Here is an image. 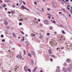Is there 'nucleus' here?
<instances>
[{
    "instance_id": "f257e3e1",
    "label": "nucleus",
    "mask_w": 72,
    "mask_h": 72,
    "mask_svg": "<svg viewBox=\"0 0 72 72\" xmlns=\"http://www.w3.org/2000/svg\"><path fill=\"white\" fill-rule=\"evenodd\" d=\"M44 23L46 24H49V21L47 20H46L44 21Z\"/></svg>"
},
{
    "instance_id": "f03ea898",
    "label": "nucleus",
    "mask_w": 72,
    "mask_h": 72,
    "mask_svg": "<svg viewBox=\"0 0 72 72\" xmlns=\"http://www.w3.org/2000/svg\"><path fill=\"white\" fill-rule=\"evenodd\" d=\"M21 55H19L17 56V58H19V59H21V58L22 57H21Z\"/></svg>"
},
{
    "instance_id": "7ed1b4c3",
    "label": "nucleus",
    "mask_w": 72,
    "mask_h": 72,
    "mask_svg": "<svg viewBox=\"0 0 72 72\" xmlns=\"http://www.w3.org/2000/svg\"><path fill=\"white\" fill-rule=\"evenodd\" d=\"M24 69L25 71H27L28 69V67L27 66H25L24 67Z\"/></svg>"
},
{
    "instance_id": "20e7f679",
    "label": "nucleus",
    "mask_w": 72,
    "mask_h": 72,
    "mask_svg": "<svg viewBox=\"0 0 72 72\" xmlns=\"http://www.w3.org/2000/svg\"><path fill=\"white\" fill-rule=\"evenodd\" d=\"M52 4H53L52 6L53 7H54V8H56V6H55V4H54V2H52Z\"/></svg>"
},
{
    "instance_id": "39448f33",
    "label": "nucleus",
    "mask_w": 72,
    "mask_h": 72,
    "mask_svg": "<svg viewBox=\"0 0 72 72\" xmlns=\"http://www.w3.org/2000/svg\"><path fill=\"white\" fill-rule=\"evenodd\" d=\"M58 1L62 3H64V0H58Z\"/></svg>"
},
{
    "instance_id": "423d86ee",
    "label": "nucleus",
    "mask_w": 72,
    "mask_h": 72,
    "mask_svg": "<svg viewBox=\"0 0 72 72\" xmlns=\"http://www.w3.org/2000/svg\"><path fill=\"white\" fill-rule=\"evenodd\" d=\"M8 22L6 21H4V24L5 25H8Z\"/></svg>"
},
{
    "instance_id": "0eeeda50",
    "label": "nucleus",
    "mask_w": 72,
    "mask_h": 72,
    "mask_svg": "<svg viewBox=\"0 0 72 72\" xmlns=\"http://www.w3.org/2000/svg\"><path fill=\"white\" fill-rule=\"evenodd\" d=\"M25 44H26L27 46H28V45H29V43H28V42L27 41L25 42Z\"/></svg>"
},
{
    "instance_id": "6e6552de",
    "label": "nucleus",
    "mask_w": 72,
    "mask_h": 72,
    "mask_svg": "<svg viewBox=\"0 0 72 72\" xmlns=\"http://www.w3.org/2000/svg\"><path fill=\"white\" fill-rule=\"evenodd\" d=\"M63 71H64V72L67 71V70L65 68H64L63 69Z\"/></svg>"
},
{
    "instance_id": "1a4fd4ad",
    "label": "nucleus",
    "mask_w": 72,
    "mask_h": 72,
    "mask_svg": "<svg viewBox=\"0 0 72 72\" xmlns=\"http://www.w3.org/2000/svg\"><path fill=\"white\" fill-rule=\"evenodd\" d=\"M5 2H6L7 3H9V2H10V1L9 0H5Z\"/></svg>"
},
{
    "instance_id": "9d476101",
    "label": "nucleus",
    "mask_w": 72,
    "mask_h": 72,
    "mask_svg": "<svg viewBox=\"0 0 72 72\" xmlns=\"http://www.w3.org/2000/svg\"><path fill=\"white\" fill-rule=\"evenodd\" d=\"M12 35H13V36H14V37L16 38V35H15V34L14 33H12Z\"/></svg>"
},
{
    "instance_id": "9b49d317",
    "label": "nucleus",
    "mask_w": 72,
    "mask_h": 72,
    "mask_svg": "<svg viewBox=\"0 0 72 72\" xmlns=\"http://www.w3.org/2000/svg\"><path fill=\"white\" fill-rule=\"evenodd\" d=\"M31 53L32 54H33V55H35V52H34L33 51H31Z\"/></svg>"
},
{
    "instance_id": "f8f14e48",
    "label": "nucleus",
    "mask_w": 72,
    "mask_h": 72,
    "mask_svg": "<svg viewBox=\"0 0 72 72\" xmlns=\"http://www.w3.org/2000/svg\"><path fill=\"white\" fill-rule=\"evenodd\" d=\"M67 69L68 71H71V69L70 68H68Z\"/></svg>"
},
{
    "instance_id": "ddd939ff",
    "label": "nucleus",
    "mask_w": 72,
    "mask_h": 72,
    "mask_svg": "<svg viewBox=\"0 0 72 72\" xmlns=\"http://www.w3.org/2000/svg\"><path fill=\"white\" fill-rule=\"evenodd\" d=\"M32 64H34V62H33V60H32Z\"/></svg>"
},
{
    "instance_id": "4468645a",
    "label": "nucleus",
    "mask_w": 72,
    "mask_h": 72,
    "mask_svg": "<svg viewBox=\"0 0 72 72\" xmlns=\"http://www.w3.org/2000/svg\"><path fill=\"white\" fill-rule=\"evenodd\" d=\"M10 13H12L13 14H14V13H15V12L14 11H10Z\"/></svg>"
},
{
    "instance_id": "2eb2a0df",
    "label": "nucleus",
    "mask_w": 72,
    "mask_h": 72,
    "mask_svg": "<svg viewBox=\"0 0 72 72\" xmlns=\"http://www.w3.org/2000/svg\"><path fill=\"white\" fill-rule=\"evenodd\" d=\"M21 8H23V9H25V8H26V7H24V6H22Z\"/></svg>"
},
{
    "instance_id": "dca6fc26",
    "label": "nucleus",
    "mask_w": 72,
    "mask_h": 72,
    "mask_svg": "<svg viewBox=\"0 0 72 72\" xmlns=\"http://www.w3.org/2000/svg\"><path fill=\"white\" fill-rule=\"evenodd\" d=\"M31 36L32 37H35V34H32L31 35Z\"/></svg>"
},
{
    "instance_id": "f3484780",
    "label": "nucleus",
    "mask_w": 72,
    "mask_h": 72,
    "mask_svg": "<svg viewBox=\"0 0 72 72\" xmlns=\"http://www.w3.org/2000/svg\"><path fill=\"white\" fill-rule=\"evenodd\" d=\"M19 2L21 4H22V2H23V1L22 0H19Z\"/></svg>"
},
{
    "instance_id": "a211bd4d",
    "label": "nucleus",
    "mask_w": 72,
    "mask_h": 72,
    "mask_svg": "<svg viewBox=\"0 0 72 72\" xmlns=\"http://www.w3.org/2000/svg\"><path fill=\"white\" fill-rule=\"evenodd\" d=\"M40 39H42L43 37V35H40Z\"/></svg>"
},
{
    "instance_id": "6ab92c4d",
    "label": "nucleus",
    "mask_w": 72,
    "mask_h": 72,
    "mask_svg": "<svg viewBox=\"0 0 72 72\" xmlns=\"http://www.w3.org/2000/svg\"><path fill=\"white\" fill-rule=\"evenodd\" d=\"M56 72H60V70L59 69H57L56 70Z\"/></svg>"
},
{
    "instance_id": "aec40b11",
    "label": "nucleus",
    "mask_w": 72,
    "mask_h": 72,
    "mask_svg": "<svg viewBox=\"0 0 72 72\" xmlns=\"http://www.w3.org/2000/svg\"><path fill=\"white\" fill-rule=\"evenodd\" d=\"M63 65L64 66H67V64L65 63L63 64Z\"/></svg>"
},
{
    "instance_id": "412c9836",
    "label": "nucleus",
    "mask_w": 72,
    "mask_h": 72,
    "mask_svg": "<svg viewBox=\"0 0 72 72\" xmlns=\"http://www.w3.org/2000/svg\"><path fill=\"white\" fill-rule=\"evenodd\" d=\"M70 61V60L69 59H68L67 60V62L68 63L69 62V61Z\"/></svg>"
},
{
    "instance_id": "4be33fe9",
    "label": "nucleus",
    "mask_w": 72,
    "mask_h": 72,
    "mask_svg": "<svg viewBox=\"0 0 72 72\" xmlns=\"http://www.w3.org/2000/svg\"><path fill=\"white\" fill-rule=\"evenodd\" d=\"M23 21V19H20L19 20V21Z\"/></svg>"
},
{
    "instance_id": "5701e85b",
    "label": "nucleus",
    "mask_w": 72,
    "mask_h": 72,
    "mask_svg": "<svg viewBox=\"0 0 72 72\" xmlns=\"http://www.w3.org/2000/svg\"><path fill=\"white\" fill-rule=\"evenodd\" d=\"M20 32H21V33H22L23 35H24V33L22 31H21Z\"/></svg>"
},
{
    "instance_id": "b1692460",
    "label": "nucleus",
    "mask_w": 72,
    "mask_h": 72,
    "mask_svg": "<svg viewBox=\"0 0 72 72\" xmlns=\"http://www.w3.org/2000/svg\"><path fill=\"white\" fill-rule=\"evenodd\" d=\"M28 55L29 57H31V54H30L29 53L28 54Z\"/></svg>"
},
{
    "instance_id": "393cba45",
    "label": "nucleus",
    "mask_w": 72,
    "mask_h": 72,
    "mask_svg": "<svg viewBox=\"0 0 72 72\" xmlns=\"http://www.w3.org/2000/svg\"><path fill=\"white\" fill-rule=\"evenodd\" d=\"M12 7L13 8H15V4H13L12 5Z\"/></svg>"
},
{
    "instance_id": "a878e982",
    "label": "nucleus",
    "mask_w": 72,
    "mask_h": 72,
    "mask_svg": "<svg viewBox=\"0 0 72 72\" xmlns=\"http://www.w3.org/2000/svg\"><path fill=\"white\" fill-rule=\"evenodd\" d=\"M50 30H52L53 29V27L52 26H51L50 27Z\"/></svg>"
},
{
    "instance_id": "bb28decb",
    "label": "nucleus",
    "mask_w": 72,
    "mask_h": 72,
    "mask_svg": "<svg viewBox=\"0 0 72 72\" xmlns=\"http://www.w3.org/2000/svg\"><path fill=\"white\" fill-rule=\"evenodd\" d=\"M3 7V8H4V7H5V6H6V5L4 4V5H3L2 6Z\"/></svg>"
},
{
    "instance_id": "cd10ccee",
    "label": "nucleus",
    "mask_w": 72,
    "mask_h": 72,
    "mask_svg": "<svg viewBox=\"0 0 72 72\" xmlns=\"http://www.w3.org/2000/svg\"><path fill=\"white\" fill-rule=\"evenodd\" d=\"M53 23H56V22L55 21H53Z\"/></svg>"
},
{
    "instance_id": "c85d7f7f",
    "label": "nucleus",
    "mask_w": 72,
    "mask_h": 72,
    "mask_svg": "<svg viewBox=\"0 0 72 72\" xmlns=\"http://www.w3.org/2000/svg\"><path fill=\"white\" fill-rule=\"evenodd\" d=\"M25 9H26V10H28V11L29 10V9H28L26 7H25Z\"/></svg>"
},
{
    "instance_id": "c756f323",
    "label": "nucleus",
    "mask_w": 72,
    "mask_h": 72,
    "mask_svg": "<svg viewBox=\"0 0 72 72\" xmlns=\"http://www.w3.org/2000/svg\"><path fill=\"white\" fill-rule=\"evenodd\" d=\"M6 28H7L8 29H9V27L8 26H6Z\"/></svg>"
},
{
    "instance_id": "7c9ffc66",
    "label": "nucleus",
    "mask_w": 72,
    "mask_h": 72,
    "mask_svg": "<svg viewBox=\"0 0 72 72\" xmlns=\"http://www.w3.org/2000/svg\"><path fill=\"white\" fill-rule=\"evenodd\" d=\"M22 23H21V22H20V23H19V25L20 26H21V25H22Z\"/></svg>"
},
{
    "instance_id": "2f4dec72",
    "label": "nucleus",
    "mask_w": 72,
    "mask_h": 72,
    "mask_svg": "<svg viewBox=\"0 0 72 72\" xmlns=\"http://www.w3.org/2000/svg\"><path fill=\"white\" fill-rule=\"evenodd\" d=\"M23 4H24V5H26V3H25V2L24 1H23Z\"/></svg>"
},
{
    "instance_id": "473e14b6",
    "label": "nucleus",
    "mask_w": 72,
    "mask_h": 72,
    "mask_svg": "<svg viewBox=\"0 0 72 72\" xmlns=\"http://www.w3.org/2000/svg\"><path fill=\"white\" fill-rule=\"evenodd\" d=\"M47 36H49V35H50V33H47Z\"/></svg>"
},
{
    "instance_id": "72a5a7b5",
    "label": "nucleus",
    "mask_w": 72,
    "mask_h": 72,
    "mask_svg": "<svg viewBox=\"0 0 72 72\" xmlns=\"http://www.w3.org/2000/svg\"><path fill=\"white\" fill-rule=\"evenodd\" d=\"M2 42H4L5 41V39H3L2 40Z\"/></svg>"
},
{
    "instance_id": "f704fd0d",
    "label": "nucleus",
    "mask_w": 72,
    "mask_h": 72,
    "mask_svg": "<svg viewBox=\"0 0 72 72\" xmlns=\"http://www.w3.org/2000/svg\"><path fill=\"white\" fill-rule=\"evenodd\" d=\"M28 71H29V72H31V70L30 69H28Z\"/></svg>"
},
{
    "instance_id": "c9c22d12",
    "label": "nucleus",
    "mask_w": 72,
    "mask_h": 72,
    "mask_svg": "<svg viewBox=\"0 0 72 72\" xmlns=\"http://www.w3.org/2000/svg\"><path fill=\"white\" fill-rule=\"evenodd\" d=\"M67 9H68L69 10H70V8H69L68 7H67Z\"/></svg>"
},
{
    "instance_id": "e433bc0d",
    "label": "nucleus",
    "mask_w": 72,
    "mask_h": 72,
    "mask_svg": "<svg viewBox=\"0 0 72 72\" xmlns=\"http://www.w3.org/2000/svg\"><path fill=\"white\" fill-rule=\"evenodd\" d=\"M49 53H50V54L51 53V50H50V51H49Z\"/></svg>"
},
{
    "instance_id": "4c0bfd02",
    "label": "nucleus",
    "mask_w": 72,
    "mask_h": 72,
    "mask_svg": "<svg viewBox=\"0 0 72 72\" xmlns=\"http://www.w3.org/2000/svg\"><path fill=\"white\" fill-rule=\"evenodd\" d=\"M1 37H4V35H1Z\"/></svg>"
},
{
    "instance_id": "58836bf2",
    "label": "nucleus",
    "mask_w": 72,
    "mask_h": 72,
    "mask_svg": "<svg viewBox=\"0 0 72 72\" xmlns=\"http://www.w3.org/2000/svg\"><path fill=\"white\" fill-rule=\"evenodd\" d=\"M60 26H61V27H64V26H63V25H60Z\"/></svg>"
},
{
    "instance_id": "ea45409f",
    "label": "nucleus",
    "mask_w": 72,
    "mask_h": 72,
    "mask_svg": "<svg viewBox=\"0 0 72 72\" xmlns=\"http://www.w3.org/2000/svg\"><path fill=\"white\" fill-rule=\"evenodd\" d=\"M62 33H64V30L62 31Z\"/></svg>"
},
{
    "instance_id": "a19ab883",
    "label": "nucleus",
    "mask_w": 72,
    "mask_h": 72,
    "mask_svg": "<svg viewBox=\"0 0 72 72\" xmlns=\"http://www.w3.org/2000/svg\"><path fill=\"white\" fill-rule=\"evenodd\" d=\"M38 22H40V21H41V20H40V19H39L38 20Z\"/></svg>"
},
{
    "instance_id": "79ce46f5",
    "label": "nucleus",
    "mask_w": 72,
    "mask_h": 72,
    "mask_svg": "<svg viewBox=\"0 0 72 72\" xmlns=\"http://www.w3.org/2000/svg\"><path fill=\"white\" fill-rule=\"evenodd\" d=\"M34 3L35 5H37V3L36 2H34Z\"/></svg>"
},
{
    "instance_id": "37998d69",
    "label": "nucleus",
    "mask_w": 72,
    "mask_h": 72,
    "mask_svg": "<svg viewBox=\"0 0 72 72\" xmlns=\"http://www.w3.org/2000/svg\"><path fill=\"white\" fill-rule=\"evenodd\" d=\"M65 1L66 2H68V1H69L68 0H65Z\"/></svg>"
},
{
    "instance_id": "c03bdc74",
    "label": "nucleus",
    "mask_w": 72,
    "mask_h": 72,
    "mask_svg": "<svg viewBox=\"0 0 72 72\" xmlns=\"http://www.w3.org/2000/svg\"><path fill=\"white\" fill-rule=\"evenodd\" d=\"M24 55H25V54H26V51H24Z\"/></svg>"
},
{
    "instance_id": "a18cd8bd",
    "label": "nucleus",
    "mask_w": 72,
    "mask_h": 72,
    "mask_svg": "<svg viewBox=\"0 0 72 72\" xmlns=\"http://www.w3.org/2000/svg\"><path fill=\"white\" fill-rule=\"evenodd\" d=\"M51 56L52 57H54V56L53 55H51Z\"/></svg>"
},
{
    "instance_id": "49530a36",
    "label": "nucleus",
    "mask_w": 72,
    "mask_h": 72,
    "mask_svg": "<svg viewBox=\"0 0 72 72\" xmlns=\"http://www.w3.org/2000/svg\"><path fill=\"white\" fill-rule=\"evenodd\" d=\"M50 60L51 62H53V59H50Z\"/></svg>"
},
{
    "instance_id": "de8ad7c7",
    "label": "nucleus",
    "mask_w": 72,
    "mask_h": 72,
    "mask_svg": "<svg viewBox=\"0 0 72 72\" xmlns=\"http://www.w3.org/2000/svg\"><path fill=\"white\" fill-rule=\"evenodd\" d=\"M70 68H72V65H70Z\"/></svg>"
},
{
    "instance_id": "09e8293b",
    "label": "nucleus",
    "mask_w": 72,
    "mask_h": 72,
    "mask_svg": "<svg viewBox=\"0 0 72 72\" xmlns=\"http://www.w3.org/2000/svg\"><path fill=\"white\" fill-rule=\"evenodd\" d=\"M37 69V67H36L34 70H35V71H36V69Z\"/></svg>"
},
{
    "instance_id": "8fccbe9b",
    "label": "nucleus",
    "mask_w": 72,
    "mask_h": 72,
    "mask_svg": "<svg viewBox=\"0 0 72 72\" xmlns=\"http://www.w3.org/2000/svg\"><path fill=\"white\" fill-rule=\"evenodd\" d=\"M47 15H50V14H47Z\"/></svg>"
},
{
    "instance_id": "3c124183",
    "label": "nucleus",
    "mask_w": 72,
    "mask_h": 72,
    "mask_svg": "<svg viewBox=\"0 0 72 72\" xmlns=\"http://www.w3.org/2000/svg\"><path fill=\"white\" fill-rule=\"evenodd\" d=\"M47 10H48V11L50 10V8H48Z\"/></svg>"
},
{
    "instance_id": "603ef678",
    "label": "nucleus",
    "mask_w": 72,
    "mask_h": 72,
    "mask_svg": "<svg viewBox=\"0 0 72 72\" xmlns=\"http://www.w3.org/2000/svg\"><path fill=\"white\" fill-rule=\"evenodd\" d=\"M60 48H57V50H60Z\"/></svg>"
},
{
    "instance_id": "864d4df0",
    "label": "nucleus",
    "mask_w": 72,
    "mask_h": 72,
    "mask_svg": "<svg viewBox=\"0 0 72 72\" xmlns=\"http://www.w3.org/2000/svg\"><path fill=\"white\" fill-rule=\"evenodd\" d=\"M67 6H68V7H71V6L69 5H67Z\"/></svg>"
},
{
    "instance_id": "5fc2aeb1",
    "label": "nucleus",
    "mask_w": 72,
    "mask_h": 72,
    "mask_svg": "<svg viewBox=\"0 0 72 72\" xmlns=\"http://www.w3.org/2000/svg\"><path fill=\"white\" fill-rule=\"evenodd\" d=\"M42 11L44 12V9H43V8H42Z\"/></svg>"
},
{
    "instance_id": "6e6d98bb",
    "label": "nucleus",
    "mask_w": 72,
    "mask_h": 72,
    "mask_svg": "<svg viewBox=\"0 0 72 72\" xmlns=\"http://www.w3.org/2000/svg\"><path fill=\"white\" fill-rule=\"evenodd\" d=\"M35 70H34L33 71V72H35Z\"/></svg>"
},
{
    "instance_id": "4d7b16f0",
    "label": "nucleus",
    "mask_w": 72,
    "mask_h": 72,
    "mask_svg": "<svg viewBox=\"0 0 72 72\" xmlns=\"http://www.w3.org/2000/svg\"><path fill=\"white\" fill-rule=\"evenodd\" d=\"M59 14H62V12H59Z\"/></svg>"
},
{
    "instance_id": "13d9d810",
    "label": "nucleus",
    "mask_w": 72,
    "mask_h": 72,
    "mask_svg": "<svg viewBox=\"0 0 72 72\" xmlns=\"http://www.w3.org/2000/svg\"><path fill=\"white\" fill-rule=\"evenodd\" d=\"M5 10H7V8H5Z\"/></svg>"
},
{
    "instance_id": "bf43d9fd",
    "label": "nucleus",
    "mask_w": 72,
    "mask_h": 72,
    "mask_svg": "<svg viewBox=\"0 0 72 72\" xmlns=\"http://www.w3.org/2000/svg\"><path fill=\"white\" fill-rule=\"evenodd\" d=\"M28 36V35H27V34H26L25 35V36H26V37H27Z\"/></svg>"
},
{
    "instance_id": "052dcab7",
    "label": "nucleus",
    "mask_w": 72,
    "mask_h": 72,
    "mask_svg": "<svg viewBox=\"0 0 72 72\" xmlns=\"http://www.w3.org/2000/svg\"><path fill=\"white\" fill-rule=\"evenodd\" d=\"M61 49H64V47H62L61 48Z\"/></svg>"
},
{
    "instance_id": "680f3d73",
    "label": "nucleus",
    "mask_w": 72,
    "mask_h": 72,
    "mask_svg": "<svg viewBox=\"0 0 72 72\" xmlns=\"http://www.w3.org/2000/svg\"><path fill=\"white\" fill-rule=\"evenodd\" d=\"M70 12H72V10H70Z\"/></svg>"
},
{
    "instance_id": "e2e57ef3",
    "label": "nucleus",
    "mask_w": 72,
    "mask_h": 72,
    "mask_svg": "<svg viewBox=\"0 0 72 72\" xmlns=\"http://www.w3.org/2000/svg\"><path fill=\"white\" fill-rule=\"evenodd\" d=\"M42 1L44 2H45V0H42Z\"/></svg>"
},
{
    "instance_id": "0e129e2a",
    "label": "nucleus",
    "mask_w": 72,
    "mask_h": 72,
    "mask_svg": "<svg viewBox=\"0 0 72 72\" xmlns=\"http://www.w3.org/2000/svg\"><path fill=\"white\" fill-rule=\"evenodd\" d=\"M68 5H69L70 4V3H68Z\"/></svg>"
},
{
    "instance_id": "69168bd1",
    "label": "nucleus",
    "mask_w": 72,
    "mask_h": 72,
    "mask_svg": "<svg viewBox=\"0 0 72 72\" xmlns=\"http://www.w3.org/2000/svg\"><path fill=\"white\" fill-rule=\"evenodd\" d=\"M69 17H71V15H70V14H69Z\"/></svg>"
},
{
    "instance_id": "338daca9",
    "label": "nucleus",
    "mask_w": 72,
    "mask_h": 72,
    "mask_svg": "<svg viewBox=\"0 0 72 72\" xmlns=\"http://www.w3.org/2000/svg\"><path fill=\"white\" fill-rule=\"evenodd\" d=\"M55 34H57V32H55Z\"/></svg>"
},
{
    "instance_id": "774afa93",
    "label": "nucleus",
    "mask_w": 72,
    "mask_h": 72,
    "mask_svg": "<svg viewBox=\"0 0 72 72\" xmlns=\"http://www.w3.org/2000/svg\"><path fill=\"white\" fill-rule=\"evenodd\" d=\"M40 72H43V71H42V70H41L40 71Z\"/></svg>"
}]
</instances>
